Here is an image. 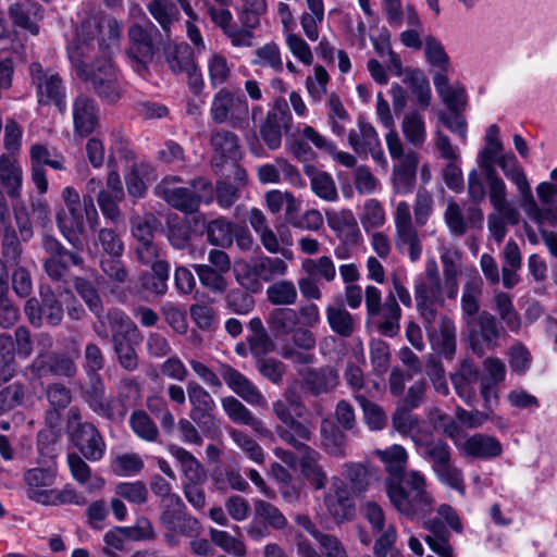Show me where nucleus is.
<instances>
[{"label": "nucleus", "instance_id": "1", "mask_svg": "<svg viewBox=\"0 0 557 557\" xmlns=\"http://www.w3.org/2000/svg\"><path fill=\"white\" fill-rule=\"evenodd\" d=\"M122 24L112 16L94 14L82 22L67 53L77 76L110 60L111 46L119 41Z\"/></svg>", "mask_w": 557, "mask_h": 557}, {"label": "nucleus", "instance_id": "2", "mask_svg": "<svg viewBox=\"0 0 557 557\" xmlns=\"http://www.w3.org/2000/svg\"><path fill=\"white\" fill-rule=\"evenodd\" d=\"M387 496L397 511L413 518L431 510L433 498L426 490V479L418 470H409L394 481H385Z\"/></svg>", "mask_w": 557, "mask_h": 557}, {"label": "nucleus", "instance_id": "3", "mask_svg": "<svg viewBox=\"0 0 557 557\" xmlns=\"http://www.w3.org/2000/svg\"><path fill=\"white\" fill-rule=\"evenodd\" d=\"M55 480V473L51 469L34 468L24 473L27 484V497L47 506L64 504L85 505L86 498L72 487L63 490L49 488Z\"/></svg>", "mask_w": 557, "mask_h": 557}, {"label": "nucleus", "instance_id": "4", "mask_svg": "<svg viewBox=\"0 0 557 557\" xmlns=\"http://www.w3.org/2000/svg\"><path fill=\"white\" fill-rule=\"evenodd\" d=\"M107 321L111 329L113 349L119 364L128 372L137 370L139 358L134 347L139 333L137 325L117 308L108 311Z\"/></svg>", "mask_w": 557, "mask_h": 557}, {"label": "nucleus", "instance_id": "5", "mask_svg": "<svg viewBox=\"0 0 557 557\" xmlns=\"http://www.w3.org/2000/svg\"><path fill=\"white\" fill-rule=\"evenodd\" d=\"M367 315L380 334L386 337H395L400 331L401 309L394 293H389L384 302L382 294L375 286L369 285L364 292Z\"/></svg>", "mask_w": 557, "mask_h": 557}, {"label": "nucleus", "instance_id": "6", "mask_svg": "<svg viewBox=\"0 0 557 557\" xmlns=\"http://www.w3.org/2000/svg\"><path fill=\"white\" fill-rule=\"evenodd\" d=\"M444 293L445 288L441 282L437 263L433 259L428 260L424 277L414 284L417 309L428 331L437 315V307L444 305Z\"/></svg>", "mask_w": 557, "mask_h": 557}, {"label": "nucleus", "instance_id": "7", "mask_svg": "<svg viewBox=\"0 0 557 557\" xmlns=\"http://www.w3.org/2000/svg\"><path fill=\"white\" fill-rule=\"evenodd\" d=\"M85 220L91 228L99 221V214L91 195L83 196V206L60 209L55 213V223L69 244L75 249H83L81 235L85 232Z\"/></svg>", "mask_w": 557, "mask_h": 557}, {"label": "nucleus", "instance_id": "8", "mask_svg": "<svg viewBox=\"0 0 557 557\" xmlns=\"http://www.w3.org/2000/svg\"><path fill=\"white\" fill-rule=\"evenodd\" d=\"M437 513L438 517L426 522L429 534L425 536V542L440 557H454L453 547L449 543L450 532L445 527L444 521L458 534L463 531L462 523L457 511L450 505L442 504L437 508Z\"/></svg>", "mask_w": 557, "mask_h": 557}, {"label": "nucleus", "instance_id": "9", "mask_svg": "<svg viewBox=\"0 0 557 557\" xmlns=\"http://www.w3.org/2000/svg\"><path fill=\"white\" fill-rule=\"evenodd\" d=\"M210 115L218 124L228 123L234 128H244L249 120L248 101L243 92L222 88L212 99Z\"/></svg>", "mask_w": 557, "mask_h": 557}, {"label": "nucleus", "instance_id": "10", "mask_svg": "<svg viewBox=\"0 0 557 557\" xmlns=\"http://www.w3.org/2000/svg\"><path fill=\"white\" fill-rule=\"evenodd\" d=\"M469 343L472 351L482 357L486 350L495 349L498 339L505 334L497 318L488 311H481L476 318L466 320Z\"/></svg>", "mask_w": 557, "mask_h": 557}, {"label": "nucleus", "instance_id": "11", "mask_svg": "<svg viewBox=\"0 0 557 557\" xmlns=\"http://www.w3.org/2000/svg\"><path fill=\"white\" fill-rule=\"evenodd\" d=\"M78 77L107 103L112 104L122 97L123 88L111 59H106L101 64H98L95 69L83 72Z\"/></svg>", "mask_w": 557, "mask_h": 557}, {"label": "nucleus", "instance_id": "12", "mask_svg": "<svg viewBox=\"0 0 557 557\" xmlns=\"http://www.w3.org/2000/svg\"><path fill=\"white\" fill-rule=\"evenodd\" d=\"M32 82L40 106L54 104L60 113L66 111L65 86L58 73L46 71L40 63L29 66Z\"/></svg>", "mask_w": 557, "mask_h": 557}, {"label": "nucleus", "instance_id": "13", "mask_svg": "<svg viewBox=\"0 0 557 557\" xmlns=\"http://www.w3.org/2000/svg\"><path fill=\"white\" fill-rule=\"evenodd\" d=\"M87 382L78 385L79 396L89 409L96 414L109 420L116 421L125 417V409L116 412L115 400L106 396V385L100 374H86Z\"/></svg>", "mask_w": 557, "mask_h": 557}, {"label": "nucleus", "instance_id": "14", "mask_svg": "<svg viewBox=\"0 0 557 557\" xmlns=\"http://www.w3.org/2000/svg\"><path fill=\"white\" fill-rule=\"evenodd\" d=\"M151 32H158L157 27L149 22L145 27L134 23L127 30L129 47L126 50L128 59L132 61L133 69L144 75L148 70V63L152 60L154 48Z\"/></svg>", "mask_w": 557, "mask_h": 557}, {"label": "nucleus", "instance_id": "15", "mask_svg": "<svg viewBox=\"0 0 557 557\" xmlns=\"http://www.w3.org/2000/svg\"><path fill=\"white\" fill-rule=\"evenodd\" d=\"M395 245L399 251L408 249L409 259L416 262L422 253V244L418 231L412 222L410 207L406 201L397 203L394 212Z\"/></svg>", "mask_w": 557, "mask_h": 557}, {"label": "nucleus", "instance_id": "16", "mask_svg": "<svg viewBox=\"0 0 557 557\" xmlns=\"http://www.w3.org/2000/svg\"><path fill=\"white\" fill-rule=\"evenodd\" d=\"M292 121L287 101L284 98L276 99L260 126L262 140L269 149L275 150L281 147L283 133L289 132Z\"/></svg>", "mask_w": 557, "mask_h": 557}, {"label": "nucleus", "instance_id": "17", "mask_svg": "<svg viewBox=\"0 0 557 557\" xmlns=\"http://www.w3.org/2000/svg\"><path fill=\"white\" fill-rule=\"evenodd\" d=\"M159 507L161 510L159 521L166 531H176L184 536H194L200 532L199 520L187 511L181 497L171 503L159 505Z\"/></svg>", "mask_w": 557, "mask_h": 557}, {"label": "nucleus", "instance_id": "18", "mask_svg": "<svg viewBox=\"0 0 557 557\" xmlns=\"http://www.w3.org/2000/svg\"><path fill=\"white\" fill-rule=\"evenodd\" d=\"M30 371L37 377L59 376L73 379L78 373L75 360L65 352H39L30 364Z\"/></svg>", "mask_w": 557, "mask_h": 557}, {"label": "nucleus", "instance_id": "19", "mask_svg": "<svg viewBox=\"0 0 557 557\" xmlns=\"http://www.w3.org/2000/svg\"><path fill=\"white\" fill-rule=\"evenodd\" d=\"M182 182L178 176L163 178L154 188L156 195L172 208L184 213H194L199 209V196L189 187L177 186Z\"/></svg>", "mask_w": 557, "mask_h": 557}, {"label": "nucleus", "instance_id": "20", "mask_svg": "<svg viewBox=\"0 0 557 557\" xmlns=\"http://www.w3.org/2000/svg\"><path fill=\"white\" fill-rule=\"evenodd\" d=\"M219 373L228 388L249 405L263 407L267 404L260 389L237 369L222 363L219 367Z\"/></svg>", "mask_w": 557, "mask_h": 557}, {"label": "nucleus", "instance_id": "21", "mask_svg": "<svg viewBox=\"0 0 557 557\" xmlns=\"http://www.w3.org/2000/svg\"><path fill=\"white\" fill-rule=\"evenodd\" d=\"M329 513L336 522L351 520L355 516V502L347 485L337 478L333 479L330 491L324 496Z\"/></svg>", "mask_w": 557, "mask_h": 557}, {"label": "nucleus", "instance_id": "22", "mask_svg": "<svg viewBox=\"0 0 557 557\" xmlns=\"http://www.w3.org/2000/svg\"><path fill=\"white\" fill-rule=\"evenodd\" d=\"M8 16L14 27L33 36L39 34L38 21L42 20V8L34 0H20L8 8Z\"/></svg>", "mask_w": 557, "mask_h": 557}, {"label": "nucleus", "instance_id": "23", "mask_svg": "<svg viewBox=\"0 0 557 557\" xmlns=\"http://www.w3.org/2000/svg\"><path fill=\"white\" fill-rule=\"evenodd\" d=\"M74 133L87 137L99 126V109L97 103L85 95L77 96L73 101Z\"/></svg>", "mask_w": 557, "mask_h": 557}, {"label": "nucleus", "instance_id": "24", "mask_svg": "<svg viewBox=\"0 0 557 557\" xmlns=\"http://www.w3.org/2000/svg\"><path fill=\"white\" fill-rule=\"evenodd\" d=\"M210 145L214 151L212 157V166L222 168L227 161H237L240 157V146L238 136L224 128H215L210 135Z\"/></svg>", "mask_w": 557, "mask_h": 557}, {"label": "nucleus", "instance_id": "25", "mask_svg": "<svg viewBox=\"0 0 557 557\" xmlns=\"http://www.w3.org/2000/svg\"><path fill=\"white\" fill-rule=\"evenodd\" d=\"M70 437L73 445L87 460L98 461L103 457L106 443L94 423L81 426L79 431H74Z\"/></svg>", "mask_w": 557, "mask_h": 557}, {"label": "nucleus", "instance_id": "26", "mask_svg": "<svg viewBox=\"0 0 557 557\" xmlns=\"http://www.w3.org/2000/svg\"><path fill=\"white\" fill-rule=\"evenodd\" d=\"M480 369L476 363L471 359H463L456 372L450 374L456 394L466 401L472 405L475 401L474 384L480 382Z\"/></svg>", "mask_w": 557, "mask_h": 557}, {"label": "nucleus", "instance_id": "27", "mask_svg": "<svg viewBox=\"0 0 557 557\" xmlns=\"http://www.w3.org/2000/svg\"><path fill=\"white\" fill-rule=\"evenodd\" d=\"M304 385L315 397L332 393L339 385L338 371L330 364L309 368L304 373Z\"/></svg>", "mask_w": 557, "mask_h": 557}, {"label": "nucleus", "instance_id": "28", "mask_svg": "<svg viewBox=\"0 0 557 557\" xmlns=\"http://www.w3.org/2000/svg\"><path fill=\"white\" fill-rule=\"evenodd\" d=\"M418 163V153L409 149L405 157L394 164L392 183L397 194L407 195L412 191L416 185Z\"/></svg>", "mask_w": 557, "mask_h": 557}, {"label": "nucleus", "instance_id": "29", "mask_svg": "<svg viewBox=\"0 0 557 557\" xmlns=\"http://www.w3.org/2000/svg\"><path fill=\"white\" fill-rule=\"evenodd\" d=\"M345 431L329 417L321 420L320 441L321 447L326 454L336 458H344L346 456L347 436Z\"/></svg>", "mask_w": 557, "mask_h": 557}, {"label": "nucleus", "instance_id": "30", "mask_svg": "<svg viewBox=\"0 0 557 557\" xmlns=\"http://www.w3.org/2000/svg\"><path fill=\"white\" fill-rule=\"evenodd\" d=\"M221 405L228 419L239 425L249 426L253 432L265 435L269 430L263 421L257 418L240 400L234 396L221 399Z\"/></svg>", "mask_w": 557, "mask_h": 557}, {"label": "nucleus", "instance_id": "31", "mask_svg": "<svg viewBox=\"0 0 557 557\" xmlns=\"http://www.w3.org/2000/svg\"><path fill=\"white\" fill-rule=\"evenodd\" d=\"M326 221L331 230L346 244L356 245L360 237L361 232L357 219L350 210L342 211H325Z\"/></svg>", "mask_w": 557, "mask_h": 557}, {"label": "nucleus", "instance_id": "32", "mask_svg": "<svg viewBox=\"0 0 557 557\" xmlns=\"http://www.w3.org/2000/svg\"><path fill=\"white\" fill-rule=\"evenodd\" d=\"M75 289L78 295L83 298L89 310L98 318V324H95L94 330L98 336L102 338L108 337V332L104 327L103 319L107 320V314L104 315L103 304L98 290L91 284V282L86 278L78 277L75 281Z\"/></svg>", "mask_w": 557, "mask_h": 557}, {"label": "nucleus", "instance_id": "33", "mask_svg": "<svg viewBox=\"0 0 557 557\" xmlns=\"http://www.w3.org/2000/svg\"><path fill=\"white\" fill-rule=\"evenodd\" d=\"M275 431L284 443L294 447L298 453L311 448L306 444L311 441L313 435L309 423L293 418L287 423L277 425Z\"/></svg>", "mask_w": 557, "mask_h": 557}, {"label": "nucleus", "instance_id": "34", "mask_svg": "<svg viewBox=\"0 0 557 557\" xmlns=\"http://www.w3.org/2000/svg\"><path fill=\"white\" fill-rule=\"evenodd\" d=\"M0 183L11 199L21 197L23 172L14 154L3 153L0 157Z\"/></svg>", "mask_w": 557, "mask_h": 557}, {"label": "nucleus", "instance_id": "35", "mask_svg": "<svg viewBox=\"0 0 557 557\" xmlns=\"http://www.w3.org/2000/svg\"><path fill=\"white\" fill-rule=\"evenodd\" d=\"M460 450L466 456L490 459L500 456L503 447L497 438L476 433L465 441Z\"/></svg>", "mask_w": 557, "mask_h": 557}, {"label": "nucleus", "instance_id": "36", "mask_svg": "<svg viewBox=\"0 0 557 557\" xmlns=\"http://www.w3.org/2000/svg\"><path fill=\"white\" fill-rule=\"evenodd\" d=\"M461 252L456 248H445L441 255L443 265L444 288L448 298L458 294V276L461 273Z\"/></svg>", "mask_w": 557, "mask_h": 557}, {"label": "nucleus", "instance_id": "37", "mask_svg": "<svg viewBox=\"0 0 557 557\" xmlns=\"http://www.w3.org/2000/svg\"><path fill=\"white\" fill-rule=\"evenodd\" d=\"M169 451L180 463L181 470L185 476L184 483H206L207 471L191 453L177 445H171Z\"/></svg>", "mask_w": 557, "mask_h": 557}, {"label": "nucleus", "instance_id": "38", "mask_svg": "<svg viewBox=\"0 0 557 557\" xmlns=\"http://www.w3.org/2000/svg\"><path fill=\"white\" fill-rule=\"evenodd\" d=\"M299 466L301 474L314 490H322L327 482V475L319 463L321 455L314 448H308L299 453Z\"/></svg>", "mask_w": 557, "mask_h": 557}, {"label": "nucleus", "instance_id": "39", "mask_svg": "<svg viewBox=\"0 0 557 557\" xmlns=\"http://www.w3.org/2000/svg\"><path fill=\"white\" fill-rule=\"evenodd\" d=\"M249 334L247 344L252 357H263L274 351L275 343L265 330L262 320L259 317L252 318L248 323Z\"/></svg>", "mask_w": 557, "mask_h": 557}, {"label": "nucleus", "instance_id": "40", "mask_svg": "<svg viewBox=\"0 0 557 557\" xmlns=\"http://www.w3.org/2000/svg\"><path fill=\"white\" fill-rule=\"evenodd\" d=\"M375 455L387 472L385 481H394L407 472L408 454L401 445L394 444L386 449H376Z\"/></svg>", "mask_w": 557, "mask_h": 557}, {"label": "nucleus", "instance_id": "41", "mask_svg": "<svg viewBox=\"0 0 557 557\" xmlns=\"http://www.w3.org/2000/svg\"><path fill=\"white\" fill-rule=\"evenodd\" d=\"M435 89L451 112H459L467 102L463 86L451 87L446 74L437 72L433 77Z\"/></svg>", "mask_w": 557, "mask_h": 557}, {"label": "nucleus", "instance_id": "42", "mask_svg": "<svg viewBox=\"0 0 557 557\" xmlns=\"http://www.w3.org/2000/svg\"><path fill=\"white\" fill-rule=\"evenodd\" d=\"M304 171L310 178V186L315 196L330 202L337 200V187L331 174L318 170L312 164L305 165Z\"/></svg>", "mask_w": 557, "mask_h": 557}, {"label": "nucleus", "instance_id": "43", "mask_svg": "<svg viewBox=\"0 0 557 557\" xmlns=\"http://www.w3.org/2000/svg\"><path fill=\"white\" fill-rule=\"evenodd\" d=\"M147 10L158 22L166 39L171 38L172 26L180 20V11L171 0H151Z\"/></svg>", "mask_w": 557, "mask_h": 557}, {"label": "nucleus", "instance_id": "44", "mask_svg": "<svg viewBox=\"0 0 557 557\" xmlns=\"http://www.w3.org/2000/svg\"><path fill=\"white\" fill-rule=\"evenodd\" d=\"M67 465L73 478L79 483L86 485L89 493L100 491L104 486V480L99 475H92L90 467L81 455L72 453L67 455Z\"/></svg>", "mask_w": 557, "mask_h": 557}, {"label": "nucleus", "instance_id": "45", "mask_svg": "<svg viewBox=\"0 0 557 557\" xmlns=\"http://www.w3.org/2000/svg\"><path fill=\"white\" fill-rule=\"evenodd\" d=\"M358 131H350L348 143L358 154H368V151L379 148L380 140L374 127L364 120L358 121Z\"/></svg>", "mask_w": 557, "mask_h": 557}, {"label": "nucleus", "instance_id": "46", "mask_svg": "<svg viewBox=\"0 0 557 557\" xmlns=\"http://www.w3.org/2000/svg\"><path fill=\"white\" fill-rule=\"evenodd\" d=\"M488 198L495 211L503 212L511 225H517L520 221V213L517 208L507 201V187L503 180H495L488 184Z\"/></svg>", "mask_w": 557, "mask_h": 557}, {"label": "nucleus", "instance_id": "47", "mask_svg": "<svg viewBox=\"0 0 557 557\" xmlns=\"http://www.w3.org/2000/svg\"><path fill=\"white\" fill-rule=\"evenodd\" d=\"M267 323L276 336H286L297 327L299 317L292 308H275L269 313Z\"/></svg>", "mask_w": 557, "mask_h": 557}, {"label": "nucleus", "instance_id": "48", "mask_svg": "<svg viewBox=\"0 0 557 557\" xmlns=\"http://www.w3.org/2000/svg\"><path fill=\"white\" fill-rule=\"evenodd\" d=\"M236 224L224 218L211 220L206 225L207 240L221 248H228L234 242V230Z\"/></svg>", "mask_w": 557, "mask_h": 557}, {"label": "nucleus", "instance_id": "49", "mask_svg": "<svg viewBox=\"0 0 557 557\" xmlns=\"http://www.w3.org/2000/svg\"><path fill=\"white\" fill-rule=\"evenodd\" d=\"M100 270L109 283L112 284L113 288H119L131 281V273L122 260V257H106L99 259Z\"/></svg>", "mask_w": 557, "mask_h": 557}, {"label": "nucleus", "instance_id": "50", "mask_svg": "<svg viewBox=\"0 0 557 557\" xmlns=\"http://www.w3.org/2000/svg\"><path fill=\"white\" fill-rule=\"evenodd\" d=\"M326 320L331 330L342 337H350L356 331V319L343 306H329Z\"/></svg>", "mask_w": 557, "mask_h": 557}, {"label": "nucleus", "instance_id": "51", "mask_svg": "<svg viewBox=\"0 0 557 557\" xmlns=\"http://www.w3.org/2000/svg\"><path fill=\"white\" fill-rule=\"evenodd\" d=\"M94 245L99 248V259L112 256L122 257L125 250L121 235L111 227L100 228Z\"/></svg>", "mask_w": 557, "mask_h": 557}, {"label": "nucleus", "instance_id": "52", "mask_svg": "<svg viewBox=\"0 0 557 557\" xmlns=\"http://www.w3.org/2000/svg\"><path fill=\"white\" fill-rule=\"evenodd\" d=\"M404 83L410 88L411 94L417 98L418 104L426 109L431 101V87L429 79L419 69L405 70Z\"/></svg>", "mask_w": 557, "mask_h": 557}, {"label": "nucleus", "instance_id": "53", "mask_svg": "<svg viewBox=\"0 0 557 557\" xmlns=\"http://www.w3.org/2000/svg\"><path fill=\"white\" fill-rule=\"evenodd\" d=\"M497 164L504 172L507 178L512 181L519 191L520 199L531 191L530 184L523 172V169L518 164V160L515 154H502L497 160Z\"/></svg>", "mask_w": 557, "mask_h": 557}, {"label": "nucleus", "instance_id": "54", "mask_svg": "<svg viewBox=\"0 0 557 557\" xmlns=\"http://www.w3.org/2000/svg\"><path fill=\"white\" fill-rule=\"evenodd\" d=\"M520 206L527 215L533 220L537 225L540 231L544 230V223H548L550 226H557V208H553L550 205L545 209H540L534 197L532 190L520 199Z\"/></svg>", "mask_w": 557, "mask_h": 557}, {"label": "nucleus", "instance_id": "55", "mask_svg": "<svg viewBox=\"0 0 557 557\" xmlns=\"http://www.w3.org/2000/svg\"><path fill=\"white\" fill-rule=\"evenodd\" d=\"M401 131L409 144L417 148L422 147L426 138V129L421 113L416 110L406 113L401 121Z\"/></svg>", "mask_w": 557, "mask_h": 557}, {"label": "nucleus", "instance_id": "56", "mask_svg": "<svg viewBox=\"0 0 557 557\" xmlns=\"http://www.w3.org/2000/svg\"><path fill=\"white\" fill-rule=\"evenodd\" d=\"M164 54L166 63L174 74L185 73L196 63L193 50L185 42L169 47Z\"/></svg>", "mask_w": 557, "mask_h": 557}, {"label": "nucleus", "instance_id": "57", "mask_svg": "<svg viewBox=\"0 0 557 557\" xmlns=\"http://www.w3.org/2000/svg\"><path fill=\"white\" fill-rule=\"evenodd\" d=\"M481 292L482 281L480 277H474L465 284L461 297V310L465 321L474 319L480 313L479 298Z\"/></svg>", "mask_w": 557, "mask_h": 557}, {"label": "nucleus", "instance_id": "58", "mask_svg": "<svg viewBox=\"0 0 557 557\" xmlns=\"http://www.w3.org/2000/svg\"><path fill=\"white\" fill-rule=\"evenodd\" d=\"M22 239L16 230L8 223L2 230L1 252L3 258L12 264H18L23 255Z\"/></svg>", "mask_w": 557, "mask_h": 557}, {"label": "nucleus", "instance_id": "59", "mask_svg": "<svg viewBox=\"0 0 557 557\" xmlns=\"http://www.w3.org/2000/svg\"><path fill=\"white\" fill-rule=\"evenodd\" d=\"M437 480L457 491L461 495L466 492V485L463 480V473L460 468L455 466L453 458L449 461H445L432 469Z\"/></svg>", "mask_w": 557, "mask_h": 557}, {"label": "nucleus", "instance_id": "60", "mask_svg": "<svg viewBox=\"0 0 557 557\" xmlns=\"http://www.w3.org/2000/svg\"><path fill=\"white\" fill-rule=\"evenodd\" d=\"M39 295L41 298L42 320L46 319L47 323L52 326L59 325L63 319L61 301L49 286H41Z\"/></svg>", "mask_w": 557, "mask_h": 557}, {"label": "nucleus", "instance_id": "61", "mask_svg": "<svg viewBox=\"0 0 557 557\" xmlns=\"http://www.w3.org/2000/svg\"><path fill=\"white\" fill-rule=\"evenodd\" d=\"M260 281L270 282L275 276H283L287 271V263L277 257L259 256L251 259Z\"/></svg>", "mask_w": 557, "mask_h": 557}, {"label": "nucleus", "instance_id": "62", "mask_svg": "<svg viewBox=\"0 0 557 557\" xmlns=\"http://www.w3.org/2000/svg\"><path fill=\"white\" fill-rule=\"evenodd\" d=\"M302 270L314 280L332 282L336 276V268L333 260L327 256L317 259H305Z\"/></svg>", "mask_w": 557, "mask_h": 557}, {"label": "nucleus", "instance_id": "63", "mask_svg": "<svg viewBox=\"0 0 557 557\" xmlns=\"http://www.w3.org/2000/svg\"><path fill=\"white\" fill-rule=\"evenodd\" d=\"M298 293L292 281L281 280L267 289V298L274 306H290L297 300Z\"/></svg>", "mask_w": 557, "mask_h": 557}, {"label": "nucleus", "instance_id": "64", "mask_svg": "<svg viewBox=\"0 0 557 557\" xmlns=\"http://www.w3.org/2000/svg\"><path fill=\"white\" fill-rule=\"evenodd\" d=\"M194 270L200 284L214 294H223L227 289L226 274L210 268L209 265L194 264Z\"/></svg>", "mask_w": 557, "mask_h": 557}]
</instances>
